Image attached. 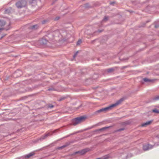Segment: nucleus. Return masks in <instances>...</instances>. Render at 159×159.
Instances as JSON below:
<instances>
[{
	"instance_id": "19",
	"label": "nucleus",
	"mask_w": 159,
	"mask_h": 159,
	"mask_svg": "<svg viewBox=\"0 0 159 159\" xmlns=\"http://www.w3.org/2000/svg\"><path fill=\"white\" fill-rule=\"evenodd\" d=\"M108 20V17L107 16H105L103 20V21L105 20Z\"/></svg>"
},
{
	"instance_id": "13",
	"label": "nucleus",
	"mask_w": 159,
	"mask_h": 159,
	"mask_svg": "<svg viewBox=\"0 0 159 159\" xmlns=\"http://www.w3.org/2000/svg\"><path fill=\"white\" fill-rule=\"evenodd\" d=\"M34 155V153L33 152H31L26 155V157L27 158L30 157Z\"/></svg>"
},
{
	"instance_id": "3",
	"label": "nucleus",
	"mask_w": 159,
	"mask_h": 159,
	"mask_svg": "<svg viewBox=\"0 0 159 159\" xmlns=\"http://www.w3.org/2000/svg\"><path fill=\"white\" fill-rule=\"evenodd\" d=\"M27 3L25 0H20L17 2L16 5L18 8H21L25 7Z\"/></svg>"
},
{
	"instance_id": "30",
	"label": "nucleus",
	"mask_w": 159,
	"mask_h": 159,
	"mask_svg": "<svg viewBox=\"0 0 159 159\" xmlns=\"http://www.w3.org/2000/svg\"><path fill=\"white\" fill-rule=\"evenodd\" d=\"M96 159H102V158H98Z\"/></svg>"
},
{
	"instance_id": "27",
	"label": "nucleus",
	"mask_w": 159,
	"mask_h": 159,
	"mask_svg": "<svg viewBox=\"0 0 159 159\" xmlns=\"http://www.w3.org/2000/svg\"><path fill=\"white\" fill-rule=\"evenodd\" d=\"M59 17H57V18H56L55 19V20H58L59 19Z\"/></svg>"
},
{
	"instance_id": "11",
	"label": "nucleus",
	"mask_w": 159,
	"mask_h": 159,
	"mask_svg": "<svg viewBox=\"0 0 159 159\" xmlns=\"http://www.w3.org/2000/svg\"><path fill=\"white\" fill-rule=\"evenodd\" d=\"M11 10V7H9L5 11V14H9L10 13Z\"/></svg>"
},
{
	"instance_id": "24",
	"label": "nucleus",
	"mask_w": 159,
	"mask_h": 159,
	"mask_svg": "<svg viewBox=\"0 0 159 159\" xmlns=\"http://www.w3.org/2000/svg\"><path fill=\"white\" fill-rule=\"evenodd\" d=\"M54 106L52 105H50L49 106H48V107L49 108H53V107Z\"/></svg>"
},
{
	"instance_id": "25",
	"label": "nucleus",
	"mask_w": 159,
	"mask_h": 159,
	"mask_svg": "<svg viewBox=\"0 0 159 159\" xmlns=\"http://www.w3.org/2000/svg\"><path fill=\"white\" fill-rule=\"evenodd\" d=\"M47 22V20H44L42 22V24H44L46 22Z\"/></svg>"
},
{
	"instance_id": "10",
	"label": "nucleus",
	"mask_w": 159,
	"mask_h": 159,
	"mask_svg": "<svg viewBox=\"0 0 159 159\" xmlns=\"http://www.w3.org/2000/svg\"><path fill=\"white\" fill-rule=\"evenodd\" d=\"M143 80L145 82H152L154 81V80H151V79H148L147 78H144L143 79Z\"/></svg>"
},
{
	"instance_id": "17",
	"label": "nucleus",
	"mask_w": 159,
	"mask_h": 159,
	"mask_svg": "<svg viewBox=\"0 0 159 159\" xmlns=\"http://www.w3.org/2000/svg\"><path fill=\"white\" fill-rule=\"evenodd\" d=\"M109 127H103L102 128L100 129H99V130L100 131L106 129H107L109 128Z\"/></svg>"
},
{
	"instance_id": "4",
	"label": "nucleus",
	"mask_w": 159,
	"mask_h": 159,
	"mask_svg": "<svg viewBox=\"0 0 159 159\" xmlns=\"http://www.w3.org/2000/svg\"><path fill=\"white\" fill-rule=\"evenodd\" d=\"M159 145V144H158L157 143H155L154 146H158ZM153 146H152L151 145L147 144L146 145H143V149L145 151H147L149 149H151L153 147Z\"/></svg>"
},
{
	"instance_id": "6",
	"label": "nucleus",
	"mask_w": 159,
	"mask_h": 159,
	"mask_svg": "<svg viewBox=\"0 0 159 159\" xmlns=\"http://www.w3.org/2000/svg\"><path fill=\"white\" fill-rule=\"evenodd\" d=\"M51 135L49 133H48L46 134L45 135L42 136L39 139V140H43L46 138L48 136H50Z\"/></svg>"
},
{
	"instance_id": "7",
	"label": "nucleus",
	"mask_w": 159,
	"mask_h": 159,
	"mask_svg": "<svg viewBox=\"0 0 159 159\" xmlns=\"http://www.w3.org/2000/svg\"><path fill=\"white\" fill-rule=\"evenodd\" d=\"M5 24V22L4 21L0 20V32L3 29V28H1V27L4 26Z\"/></svg>"
},
{
	"instance_id": "29",
	"label": "nucleus",
	"mask_w": 159,
	"mask_h": 159,
	"mask_svg": "<svg viewBox=\"0 0 159 159\" xmlns=\"http://www.w3.org/2000/svg\"><path fill=\"white\" fill-rule=\"evenodd\" d=\"M52 90L51 89H48V90Z\"/></svg>"
},
{
	"instance_id": "15",
	"label": "nucleus",
	"mask_w": 159,
	"mask_h": 159,
	"mask_svg": "<svg viewBox=\"0 0 159 159\" xmlns=\"http://www.w3.org/2000/svg\"><path fill=\"white\" fill-rule=\"evenodd\" d=\"M109 155H107L102 157V159H108L109 158Z\"/></svg>"
},
{
	"instance_id": "1",
	"label": "nucleus",
	"mask_w": 159,
	"mask_h": 159,
	"mask_svg": "<svg viewBox=\"0 0 159 159\" xmlns=\"http://www.w3.org/2000/svg\"><path fill=\"white\" fill-rule=\"evenodd\" d=\"M123 98H121L119 100L116 101L115 103L112 104L107 107L99 109L96 111L95 112L96 113H97L102 112H106L112 109V108L115 107L120 104L123 101Z\"/></svg>"
},
{
	"instance_id": "9",
	"label": "nucleus",
	"mask_w": 159,
	"mask_h": 159,
	"mask_svg": "<svg viewBox=\"0 0 159 159\" xmlns=\"http://www.w3.org/2000/svg\"><path fill=\"white\" fill-rule=\"evenodd\" d=\"M151 122H152V121H147V122H146L145 123H143L141 125V126L142 127L145 126L146 125H149L150 124Z\"/></svg>"
},
{
	"instance_id": "5",
	"label": "nucleus",
	"mask_w": 159,
	"mask_h": 159,
	"mask_svg": "<svg viewBox=\"0 0 159 159\" xmlns=\"http://www.w3.org/2000/svg\"><path fill=\"white\" fill-rule=\"evenodd\" d=\"M88 151V149H84L75 152V154H79L80 155H83Z\"/></svg>"
},
{
	"instance_id": "23",
	"label": "nucleus",
	"mask_w": 159,
	"mask_h": 159,
	"mask_svg": "<svg viewBox=\"0 0 159 159\" xmlns=\"http://www.w3.org/2000/svg\"><path fill=\"white\" fill-rule=\"evenodd\" d=\"M67 146V145H63L60 147H59L58 148L59 149H60V148H64V147H66Z\"/></svg>"
},
{
	"instance_id": "16",
	"label": "nucleus",
	"mask_w": 159,
	"mask_h": 159,
	"mask_svg": "<svg viewBox=\"0 0 159 159\" xmlns=\"http://www.w3.org/2000/svg\"><path fill=\"white\" fill-rule=\"evenodd\" d=\"M152 111L153 112L155 113H159V110H157L156 109H153Z\"/></svg>"
},
{
	"instance_id": "26",
	"label": "nucleus",
	"mask_w": 159,
	"mask_h": 159,
	"mask_svg": "<svg viewBox=\"0 0 159 159\" xmlns=\"http://www.w3.org/2000/svg\"><path fill=\"white\" fill-rule=\"evenodd\" d=\"M124 130V129L122 128V129H119L118 131H121V130Z\"/></svg>"
},
{
	"instance_id": "2",
	"label": "nucleus",
	"mask_w": 159,
	"mask_h": 159,
	"mask_svg": "<svg viewBox=\"0 0 159 159\" xmlns=\"http://www.w3.org/2000/svg\"><path fill=\"white\" fill-rule=\"evenodd\" d=\"M85 117L83 116H81L74 119L72 120V125H76L81 123L85 119Z\"/></svg>"
},
{
	"instance_id": "12",
	"label": "nucleus",
	"mask_w": 159,
	"mask_h": 159,
	"mask_svg": "<svg viewBox=\"0 0 159 159\" xmlns=\"http://www.w3.org/2000/svg\"><path fill=\"white\" fill-rule=\"evenodd\" d=\"M38 27L39 26L38 25H35L30 27V29L32 30H35L37 29Z\"/></svg>"
},
{
	"instance_id": "21",
	"label": "nucleus",
	"mask_w": 159,
	"mask_h": 159,
	"mask_svg": "<svg viewBox=\"0 0 159 159\" xmlns=\"http://www.w3.org/2000/svg\"><path fill=\"white\" fill-rule=\"evenodd\" d=\"M78 51H77L75 54L73 56V57L74 58H75V57L77 55L78 53Z\"/></svg>"
},
{
	"instance_id": "8",
	"label": "nucleus",
	"mask_w": 159,
	"mask_h": 159,
	"mask_svg": "<svg viewBox=\"0 0 159 159\" xmlns=\"http://www.w3.org/2000/svg\"><path fill=\"white\" fill-rule=\"evenodd\" d=\"M41 43L43 44H45L47 43V40L45 38H43L41 40Z\"/></svg>"
},
{
	"instance_id": "14",
	"label": "nucleus",
	"mask_w": 159,
	"mask_h": 159,
	"mask_svg": "<svg viewBox=\"0 0 159 159\" xmlns=\"http://www.w3.org/2000/svg\"><path fill=\"white\" fill-rule=\"evenodd\" d=\"M114 70V69L113 68H111L107 70V71L108 73H110L113 71Z\"/></svg>"
},
{
	"instance_id": "20",
	"label": "nucleus",
	"mask_w": 159,
	"mask_h": 159,
	"mask_svg": "<svg viewBox=\"0 0 159 159\" xmlns=\"http://www.w3.org/2000/svg\"><path fill=\"white\" fill-rule=\"evenodd\" d=\"M154 99L155 100H159V96H157L154 98Z\"/></svg>"
},
{
	"instance_id": "28",
	"label": "nucleus",
	"mask_w": 159,
	"mask_h": 159,
	"mask_svg": "<svg viewBox=\"0 0 159 159\" xmlns=\"http://www.w3.org/2000/svg\"><path fill=\"white\" fill-rule=\"evenodd\" d=\"M63 98H62L61 99H60V100H59V101H61V100H62Z\"/></svg>"
},
{
	"instance_id": "18",
	"label": "nucleus",
	"mask_w": 159,
	"mask_h": 159,
	"mask_svg": "<svg viewBox=\"0 0 159 159\" xmlns=\"http://www.w3.org/2000/svg\"><path fill=\"white\" fill-rule=\"evenodd\" d=\"M82 42V41L81 39L79 40L77 43V45H80Z\"/></svg>"
},
{
	"instance_id": "22",
	"label": "nucleus",
	"mask_w": 159,
	"mask_h": 159,
	"mask_svg": "<svg viewBox=\"0 0 159 159\" xmlns=\"http://www.w3.org/2000/svg\"><path fill=\"white\" fill-rule=\"evenodd\" d=\"M28 0V1L30 3H32L35 0Z\"/></svg>"
}]
</instances>
